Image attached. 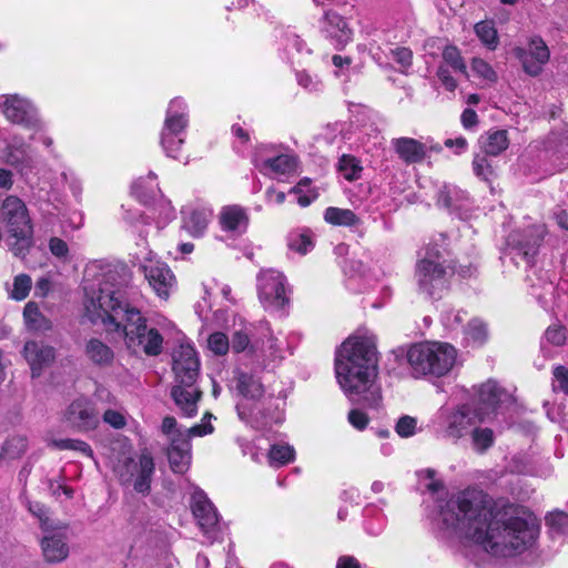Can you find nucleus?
I'll list each match as a JSON object with an SVG mask.
<instances>
[{
    "label": "nucleus",
    "mask_w": 568,
    "mask_h": 568,
    "mask_svg": "<svg viewBox=\"0 0 568 568\" xmlns=\"http://www.w3.org/2000/svg\"><path fill=\"white\" fill-rule=\"evenodd\" d=\"M336 378L353 404L376 407L382 400L378 357L375 341L368 337H349L336 351Z\"/></svg>",
    "instance_id": "3"
},
{
    "label": "nucleus",
    "mask_w": 568,
    "mask_h": 568,
    "mask_svg": "<svg viewBox=\"0 0 568 568\" xmlns=\"http://www.w3.org/2000/svg\"><path fill=\"white\" fill-rule=\"evenodd\" d=\"M0 213L8 233L16 239L10 250L16 256H26L33 244V226L26 204L18 196L9 195L3 200Z\"/></svg>",
    "instance_id": "6"
},
{
    "label": "nucleus",
    "mask_w": 568,
    "mask_h": 568,
    "mask_svg": "<svg viewBox=\"0 0 568 568\" xmlns=\"http://www.w3.org/2000/svg\"><path fill=\"white\" fill-rule=\"evenodd\" d=\"M145 277L150 285L155 290L159 296L166 298L169 288L174 278L172 272L166 266H150L145 268Z\"/></svg>",
    "instance_id": "20"
},
{
    "label": "nucleus",
    "mask_w": 568,
    "mask_h": 568,
    "mask_svg": "<svg viewBox=\"0 0 568 568\" xmlns=\"http://www.w3.org/2000/svg\"><path fill=\"white\" fill-rule=\"evenodd\" d=\"M27 450V440L23 437H12L6 440L0 452L1 458L16 459L21 457Z\"/></svg>",
    "instance_id": "32"
},
{
    "label": "nucleus",
    "mask_w": 568,
    "mask_h": 568,
    "mask_svg": "<svg viewBox=\"0 0 568 568\" xmlns=\"http://www.w3.org/2000/svg\"><path fill=\"white\" fill-rule=\"evenodd\" d=\"M437 77L442 81L443 85L449 90L454 91L457 87L456 80L452 77L450 72L447 68L440 65L437 70Z\"/></svg>",
    "instance_id": "57"
},
{
    "label": "nucleus",
    "mask_w": 568,
    "mask_h": 568,
    "mask_svg": "<svg viewBox=\"0 0 568 568\" xmlns=\"http://www.w3.org/2000/svg\"><path fill=\"white\" fill-rule=\"evenodd\" d=\"M123 282L116 271L110 270L97 285L85 284L87 315L93 323L101 321L104 325H113L116 332L123 328L129 347L136 343L146 355L156 356L162 352L163 337L156 328H148L140 311L125 301Z\"/></svg>",
    "instance_id": "2"
},
{
    "label": "nucleus",
    "mask_w": 568,
    "mask_h": 568,
    "mask_svg": "<svg viewBox=\"0 0 568 568\" xmlns=\"http://www.w3.org/2000/svg\"><path fill=\"white\" fill-rule=\"evenodd\" d=\"M192 511L203 529L213 528L217 524V514L213 504L203 491L193 495Z\"/></svg>",
    "instance_id": "17"
},
{
    "label": "nucleus",
    "mask_w": 568,
    "mask_h": 568,
    "mask_svg": "<svg viewBox=\"0 0 568 568\" xmlns=\"http://www.w3.org/2000/svg\"><path fill=\"white\" fill-rule=\"evenodd\" d=\"M175 136L176 135H169L166 132H162L161 143L169 156L179 159L178 151L182 145L183 140H175Z\"/></svg>",
    "instance_id": "50"
},
{
    "label": "nucleus",
    "mask_w": 568,
    "mask_h": 568,
    "mask_svg": "<svg viewBox=\"0 0 568 568\" xmlns=\"http://www.w3.org/2000/svg\"><path fill=\"white\" fill-rule=\"evenodd\" d=\"M324 219L327 223L339 226H353L359 222L352 210L338 207L326 209Z\"/></svg>",
    "instance_id": "26"
},
{
    "label": "nucleus",
    "mask_w": 568,
    "mask_h": 568,
    "mask_svg": "<svg viewBox=\"0 0 568 568\" xmlns=\"http://www.w3.org/2000/svg\"><path fill=\"white\" fill-rule=\"evenodd\" d=\"M209 348L215 355H225L230 348L229 337L222 332H215L209 336L207 339Z\"/></svg>",
    "instance_id": "38"
},
{
    "label": "nucleus",
    "mask_w": 568,
    "mask_h": 568,
    "mask_svg": "<svg viewBox=\"0 0 568 568\" xmlns=\"http://www.w3.org/2000/svg\"><path fill=\"white\" fill-rule=\"evenodd\" d=\"M12 173L9 170L0 169V189L10 190L12 187Z\"/></svg>",
    "instance_id": "62"
},
{
    "label": "nucleus",
    "mask_w": 568,
    "mask_h": 568,
    "mask_svg": "<svg viewBox=\"0 0 568 568\" xmlns=\"http://www.w3.org/2000/svg\"><path fill=\"white\" fill-rule=\"evenodd\" d=\"M23 317L26 324L32 329L45 331L50 328V322L42 315L34 302L27 303L23 310Z\"/></svg>",
    "instance_id": "27"
},
{
    "label": "nucleus",
    "mask_w": 568,
    "mask_h": 568,
    "mask_svg": "<svg viewBox=\"0 0 568 568\" xmlns=\"http://www.w3.org/2000/svg\"><path fill=\"white\" fill-rule=\"evenodd\" d=\"M176 426V419L172 416H165L162 420V432L164 434H171Z\"/></svg>",
    "instance_id": "64"
},
{
    "label": "nucleus",
    "mask_w": 568,
    "mask_h": 568,
    "mask_svg": "<svg viewBox=\"0 0 568 568\" xmlns=\"http://www.w3.org/2000/svg\"><path fill=\"white\" fill-rule=\"evenodd\" d=\"M479 143L486 155L497 156L508 148L507 131L497 130L480 136Z\"/></svg>",
    "instance_id": "23"
},
{
    "label": "nucleus",
    "mask_w": 568,
    "mask_h": 568,
    "mask_svg": "<svg viewBox=\"0 0 568 568\" xmlns=\"http://www.w3.org/2000/svg\"><path fill=\"white\" fill-rule=\"evenodd\" d=\"M454 268L444 263H433L430 260H420L416 265V277L419 291L433 298H440L442 293L448 288L449 278Z\"/></svg>",
    "instance_id": "8"
},
{
    "label": "nucleus",
    "mask_w": 568,
    "mask_h": 568,
    "mask_svg": "<svg viewBox=\"0 0 568 568\" xmlns=\"http://www.w3.org/2000/svg\"><path fill=\"white\" fill-rule=\"evenodd\" d=\"M407 361L415 377H442L453 368L456 349L449 344L417 343L407 351Z\"/></svg>",
    "instance_id": "5"
},
{
    "label": "nucleus",
    "mask_w": 568,
    "mask_h": 568,
    "mask_svg": "<svg viewBox=\"0 0 568 568\" xmlns=\"http://www.w3.org/2000/svg\"><path fill=\"white\" fill-rule=\"evenodd\" d=\"M84 353L95 366L101 368L110 367L114 362V352L99 338H90L85 344Z\"/></svg>",
    "instance_id": "18"
},
{
    "label": "nucleus",
    "mask_w": 568,
    "mask_h": 568,
    "mask_svg": "<svg viewBox=\"0 0 568 568\" xmlns=\"http://www.w3.org/2000/svg\"><path fill=\"white\" fill-rule=\"evenodd\" d=\"M394 146L399 158L408 164L422 162L426 156L425 145L415 139H396Z\"/></svg>",
    "instance_id": "19"
},
{
    "label": "nucleus",
    "mask_w": 568,
    "mask_h": 568,
    "mask_svg": "<svg viewBox=\"0 0 568 568\" xmlns=\"http://www.w3.org/2000/svg\"><path fill=\"white\" fill-rule=\"evenodd\" d=\"M214 430L213 426L210 423H203L201 425L192 426L187 429V435H184L187 439L191 436H204L211 434Z\"/></svg>",
    "instance_id": "58"
},
{
    "label": "nucleus",
    "mask_w": 568,
    "mask_h": 568,
    "mask_svg": "<svg viewBox=\"0 0 568 568\" xmlns=\"http://www.w3.org/2000/svg\"><path fill=\"white\" fill-rule=\"evenodd\" d=\"M527 52L542 63H547L550 57L549 49L541 38H534L529 43Z\"/></svg>",
    "instance_id": "44"
},
{
    "label": "nucleus",
    "mask_w": 568,
    "mask_h": 568,
    "mask_svg": "<svg viewBox=\"0 0 568 568\" xmlns=\"http://www.w3.org/2000/svg\"><path fill=\"white\" fill-rule=\"evenodd\" d=\"M368 420V416L359 409H352L348 413V422L357 429H364L367 426Z\"/></svg>",
    "instance_id": "56"
},
{
    "label": "nucleus",
    "mask_w": 568,
    "mask_h": 568,
    "mask_svg": "<svg viewBox=\"0 0 568 568\" xmlns=\"http://www.w3.org/2000/svg\"><path fill=\"white\" fill-rule=\"evenodd\" d=\"M325 20L329 26V34L336 41V48L343 49L352 38V30L342 16L336 12L328 11L325 13Z\"/></svg>",
    "instance_id": "21"
},
{
    "label": "nucleus",
    "mask_w": 568,
    "mask_h": 568,
    "mask_svg": "<svg viewBox=\"0 0 568 568\" xmlns=\"http://www.w3.org/2000/svg\"><path fill=\"white\" fill-rule=\"evenodd\" d=\"M154 469L153 457L150 453L143 452L139 457V462L130 457L125 458L123 463L118 466L116 473L122 485L132 484L136 493L146 496L151 493Z\"/></svg>",
    "instance_id": "7"
},
{
    "label": "nucleus",
    "mask_w": 568,
    "mask_h": 568,
    "mask_svg": "<svg viewBox=\"0 0 568 568\" xmlns=\"http://www.w3.org/2000/svg\"><path fill=\"white\" fill-rule=\"evenodd\" d=\"M31 277L27 274H20L14 277L13 290L11 296L14 300L21 301L26 298L31 290Z\"/></svg>",
    "instance_id": "39"
},
{
    "label": "nucleus",
    "mask_w": 568,
    "mask_h": 568,
    "mask_svg": "<svg viewBox=\"0 0 568 568\" xmlns=\"http://www.w3.org/2000/svg\"><path fill=\"white\" fill-rule=\"evenodd\" d=\"M260 298L270 304L284 306L287 302L285 298V287L283 276L275 273H265L260 277Z\"/></svg>",
    "instance_id": "15"
},
{
    "label": "nucleus",
    "mask_w": 568,
    "mask_h": 568,
    "mask_svg": "<svg viewBox=\"0 0 568 568\" xmlns=\"http://www.w3.org/2000/svg\"><path fill=\"white\" fill-rule=\"evenodd\" d=\"M476 36L489 49H496L498 44L497 30L493 21H480L474 27Z\"/></svg>",
    "instance_id": "28"
},
{
    "label": "nucleus",
    "mask_w": 568,
    "mask_h": 568,
    "mask_svg": "<svg viewBox=\"0 0 568 568\" xmlns=\"http://www.w3.org/2000/svg\"><path fill=\"white\" fill-rule=\"evenodd\" d=\"M395 61L403 67H409L412 64V51L407 48H397L394 51Z\"/></svg>",
    "instance_id": "59"
},
{
    "label": "nucleus",
    "mask_w": 568,
    "mask_h": 568,
    "mask_svg": "<svg viewBox=\"0 0 568 568\" xmlns=\"http://www.w3.org/2000/svg\"><path fill=\"white\" fill-rule=\"evenodd\" d=\"M263 164L275 173L286 174L295 170L296 159L291 155L282 154L266 159Z\"/></svg>",
    "instance_id": "31"
},
{
    "label": "nucleus",
    "mask_w": 568,
    "mask_h": 568,
    "mask_svg": "<svg viewBox=\"0 0 568 568\" xmlns=\"http://www.w3.org/2000/svg\"><path fill=\"white\" fill-rule=\"evenodd\" d=\"M545 337L550 344L561 346L566 342V328L561 325L549 326L545 332Z\"/></svg>",
    "instance_id": "49"
},
{
    "label": "nucleus",
    "mask_w": 568,
    "mask_h": 568,
    "mask_svg": "<svg viewBox=\"0 0 568 568\" xmlns=\"http://www.w3.org/2000/svg\"><path fill=\"white\" fill-rule=\"evenodd\" d=\"M471 439L475 449L479 453H484L494 444L495 435L490 428L477 427L471 432Z\"/></svg>",
    "instance_id": "33"
},
{
    "label": "nucleus",
    "mask_w": 568,
    "mask_h": 568,
    "mask_svg": "<svg viewBox=\"0 0 568 568\" xmlns=\"http://www.w3.org/2000/svg\"><path fill=\"white\" fill-rule=\"evenodd\" d=\"M473 170L478 178H480L485 181H488L489 176H491L494 174V169L485 153L476 154L474 156Z\"/></svg>",
    "instance_id": "41"
},
{
    "label": "nucleus",
    "mask_w": 568,
    "mask_h": 568,
    "mask_svg": "<svg viewBox=\"0 0 568 568\" xmlns=\"http://www.w3.org/2000/svg\"><path fill=\"white\" fill-rule=\"evenodd\" d=\"M103 420L116 429H121L125 426L124 416L113 409H106L103 414Z\"/></svg>",
    "instance_id": "53"
},
{
    "label": "nucleus",
    "mask_w": 568,
    "mask_h": 568,
    "mask_svg": "<svg viewBox=\"0 0 568 568\" xmlns=\"http://www.w3.org/2000/svg\"><path fill=\"white\" fill-rule=\"evenodd\" d=\"M220 223L225 231H237L241 226H246L247 216L240 206H226L220 214Z\"/></svg>",
    "instance_id": "24"
},
{
    "label": "nucleus",
    "mask_w": 568,
    "mask_h": 568,
    "mask_svg": "<svg viewBox=\"0 0 568 568\" xmlns=\"http://www.w3.org/2000/svg\"><path fill=\"white\" fill-rule=\"evenodd\" d=\"M293 455L294 450L292 447L281 445H274L268 453L271 463H276L277 465L288 463L293 458Z\"/></svg>",
    "instance_id": "42"
},
{
    "label": "nucleus",
    "mask_w": 568,
    "mask_h": 568,
    "mask_svg": "<svg viewBox=\"0 0 568 568\" xmlns=\"http://www.w3.org/2000/svg\"><path fill=\"white\" fill-rule=\"evenodd\" d=\"M336 568H361L359 562L352 556H342L337 560Z\"/></svg>",
    "instance_id": "61"
},
{
    "label": "nucleus",
    "mask_w": 568,
    "mask_h": 568,
    "mask_svg": "<svg viewBox=\"0 0 568 568\" xmlns=\"http://www.w3.org/2000/svg\"><path fill=\"white\" fill-rule=\"evenodd\" d=\"M50 445L57 449L65 450L72 449L82 453L85 456L93 457L92 448L83 440L80 439H53Z\"/></svg>",
    "instance_id": "34"
},
{
    "label": "nucleus",
    "mask_w": 568,
    "mask_h": 568,
    "mask_svg": "<svg viewBox=\"0 0 568 568\" xmlns=\"http://www.w3.org/2000/svg\"><path fill=\"white\" fill-rule=\"evenodd\" d=\"M552 375L558 382V389L568 396V368L564 365H558L554 368Z\"/></svg>",
    "instance_id": "51"
},
{
    "label": "nucleus",
    "mask_w": 568,
    "mask_h": 568,
    "mask_svg": "<svg viewBox=\"0 0 568 568\" xmlns=\"http://www.w3.org/2000/svg\"><path fill=\"white\" fill-rule=\"evenodd\" d=\"M207 220L203 212L193 211L184 222L185 229L194 236H199L206 229Z\"/></svg>",
    "instance_id": "36"
},
{
    "label": "nucleus",
    "mask_w": 568,
    "mask_h": 568,
    "mask_svg": "<svg viewBox=\"0 0 568 568\" xmlns=\"http://www.w3.org/2000/svg\"><path fill=\"white\" fill-rule=\"evenodd\" d=\"M185 126L186 119L183 114L171 113V110L168 111L163 132H166L169 135H178Z\"/></svg>",
    "instance_id": "37"
},
{
    "label": "nucleus",
    "mask_w": 568,
    "mask_h": 568,
    "mask_svg": "<svg viewBox=\"0 0 568 568\" xmlns=\"http://www.w3.org/2000/svg\"><path fill=\"white\" fill-rule=\"evenodd\" d=\"M49 248H50V252L59 258L67 257V255L69 253L68 244L59 237L50 239Z\"/></svg>",
    "instance_id": "55"
},
{
    "label": "nucleus",
    "mask_w": 568,
    "mask_h": 568,
    "mask_svg": "<svg viewBox=\"0 0 568 568\" xmlns=\"http://www.w3.org/2000/svg\"><path fill=\"white\" fill-rule=\"evenodd\" d=\"M440 515L448 528L494 555L509 557L526 549L534 532L528 523L507 513H494L488 496L481 490L466 489L447 501Z\"/></svg>",
    "instance_id": "1"
},
{
    "label": "nucleus",
    "mask_w": 568,
    "mask_h": 568,
    "mask_svg": "<svg viewBox=\"0 0 568 568\" xmlns=\"http://www.w3.org/2000/svg\"><path fill=\"white\" fill-rule=\"evenodd\" d=\"M462 123L466 129L476 126L478 123L477 113L473 109H465L462 113Z\"/></svg>",
    "instance_id": "60"
},
{
    "label": "nucleus",
    "mask_w": 568,
    "mask_h": 568,
    "mask_svg": "<svg viewBox=\"0 0 568 568\" xmlns=\"http://www.w3.org/2000/svg\"><path fill=\"white\" fill-rule=\"evenodd\" d=\"M474 416L470 413V406L464 405L450 416L449 424L446 428V435L452 438H459L466 428V424L471 422Z\"/></svg>",
    "instance_id": "25"
},
{
    "label": "nucleus",
    "mask_w": 568,
    "mask_h": 568,
    "mask_svg": "<svg viewBox=\"0 0 568 568\" xmlns=\"http://www.w3.org/2000/svg\"><path fill=\"white\" fill-rule=\"evenodd\" d=\"M545 230L541 226H529L521 233L513 234L514 248L523 255L529 266L535 264V257L544 241Z\"/></svg>",
    "instance_id": "12"
},
{
    "label": "nucleus",
    "mask_w": 568,
    "mask_h": 568,
    "mask_svg": "<svg viewBox=\"0 0 568 568\" xmlns=\"http://www.w3.org/2000/svg\"><path fill=\"white\" fill-rule=\"evenodd\" d=\"M67 539V531L43 536L41 539V548L44 559L48 562H60L69 556Z\"/></svg>",
    "instance_id": "16"
},
{
    "label": "nucleus",
    "mask_w": 568,
    "mask_h": 568,
    "mask_svg": "<svg viewBox=\"0 0 568 568\" xmlns=\"http://www.w3.org/2000/svg\"><path fill=\"white\" fill-rule=\"evenodd\" d=\"M338 169L349 181L357 179L358 172L362 170L354 156L345 154L339 159Z\"/></svg>",
    "instance_id": "40"
},
{
    "label": "nucleus",
    "mask_w": 568,
    "mask_h": 568,
    "mask_svg": "<svg viewBox=\"0 0 568 568\" xmlns=\"http://www.w3.org/2000/svg\"><path fill=\"white\" fill-rule=\"evenodd\" d=\"M40 527L44 535H54V532H64L68 527L65 525H59L52 520L48 514L40 520Z\"/></svg>",
    "instance_id": "52"
},
{
    "label": "nucleus",
    "mask_w": 568,
    "mask_h": 568,
    "mask_svg": "<svg viewBox=\"0 0 568 568\" xmlns=\"http://www.w3.org/2000/svg\"><path fill=\"white\" fill-rule=\"evenodd\" d=\"M546 524L559 532L568 534V514L564 511L550 513L546 516Z\"/></svg>",
    "instance_id": "46"
},
{
    "label": "nucleus",
    "mask_w": 568,
    "mask_h": 568,
    "mask_svg": "<svg viewBox=\"0 0 568 568\" xmlns=\"http://www.w3.org/2000/svg\"><path fill=\"white\" fill-rule=\"evenodd\" d=\"M288 247L300 254H306L313 247V242L308 235L297 234L290 239Z\"/></svg>",
    "instance_id": "47"
},
{
    "label": "nucleus",
    "mask_w": 568,
    "mask_h": 568,
    "mask_svg": "<svg viewBox=\"0 0 568 568\" xmlns=\"http://www.w3.org/2000/svg\"><path fill=\"white\" fill-rule=\"evenodd\" d=\"M7 163L23 172L32 168L33 159L24 148H11L7 154Z\"/></svg>",
    "instance_id": "29"
},
{
    "label": "nucleus",
    "mask_w": 568,
    "mask_h": 568,
    "mask_svg": "<svg viewBox=\"0 0 568 568\" xmlns=\"http://www.w3.org/2000/svg\"><path fill=\"white\" fill-rule=\"evenodd\" d=\"M190 447V440L182 432L176 430L166 452L170 467L174 473L183 474L187 470L191 460Z\"/></svg>",
    "instance_id": "13"
},
{
    "label": "nucleus",
    "mask_w": 568,
    "mask_h": 568,
    "mask_svg": "<svg viewBox=\"0 0 568 568\" xmlns=\"http://www.w3.org/2000/svg\"><path fill=\"white\" fill-rule=\"evenodd\" d=\"M0 106L9 121L26 128H33L38 124L34 108L24 99L18 95H1Z\"/></svg>",
    "instance_id": "11"
},
{
    "label": "nucleus",
    "mask_w": 568,
    "mask_h": 568,
    "mask_svg": "<svg viewBox=\"0 0 568 568\" xmlns=\"http://www.w3.org/2000/svg\"><path fill=\"white\" fill-rule=\"evenodd\" d=\"M514 55L521 62L525 72L531 77H537L545 63L536 60L532 54L528 53L527 50L516 47L514 50Z\"/></svg>",
    "instance_id": "30"
},
{
    "label": "nucleus",
    "mask_w": 568,
    "mask_h": 568,
    "mask_svg": "<svg viewBox=\"0 0 568 568\" xmlns=\"http://www.w3.org/2000/svg\"><path fill=\"white\" fill-rule=\"evenodd\" d=\"M509 394L494 381L481 384L477 393V402L470 413L478 422H485L495 416L499 405L509 399Z\"/></svg>",
    "instance_id": "9"
},
{
    "label": "nucleus",
    "mask_w": 568,
    "mask_h": 568,
    "mask_svg": "<svg viewBox=\"0 0 568 568\" xmlns=\"http://www.w3.org/2000/svg\"><path fill=\"white\" fill-rule=\"evenodd\" d=\"M236 389L239 393L250 399L258 400L264 395V387L255 376L237 371L235 373Z\"/></svg>",
    "instance_id": "22"
},
{
    "label": "nucleus",
    "mask_w": 568,
    "mask_h": 568,
    "mask_svg": "<svg viewBox=\"0 0 568 568\" xmlns=\"http://www.w3.org/2000/svg\"><path fill=\"white\" fill-rule=\"evenodd\" d=\"M23 352L30 365L32 378L39 377L42 369L54 361V348L42 343L27 342Z\"/></svg>",
    "instance_id": "14"
},
{
    "label": "nucleus",
    "mask_w": 568,
    "mask_h": 568,
    "mask_svg": "<svg viewBox=\"0 0 568 568\" xmlns=\"http://www.w3.org/2000/svg\"><path fill=\"white\" fill-rule=\"evenodd\" d=\"M248 344L250 338L247 334L243 333L242 331L235 332L232 336V341L230 342V345L235 353L243 352L247 348Z\"/></svg>",
    "instance_id": "54"
},
{
    "label": "nucleus",
    "mask_w": 568,
    "mask_h": 568,
    "mask_svg": "<svg viewBox=\"0 0 568 568\" xmlns=\"http://www.w3.org/2000/svg\"><path fill=\"white\" fill-rule=\"evenodd\" d=\"M440 258V251L436 246H429L426 248L425 256L422 260H430L433 263H444Z\"/></svg>",
    "instance_id": "63"
},
{
    "label": "nucleus",
    "mask_w": 568,
    "mask_h": 568,
    "mask_svg": "<svg viewBox=\"0 0 568 568\" xmlns=\"http://www.w3.org/2000/svg\"><path fill=\"white\" fill-rule=\"evenodd\" d=\"M471 70L485 80H488L490 82L497 81V73L483 59L474 58L471 61Z\"/></svg>",
    "instance_id": "45"
},
{
    "label": "nucleus",
    "mask_w": 568,
    "mask_h": 568,
    "mask_svg": "<svg viewBox=\"0 0 568 568\" xmlns=\"http://www.w3.org/2000/svg\"><path fill=\"white\" fill-rule=\"evenodd\" d=\"M466 333L474 342L484 343L487 337L486 324L478 318H474L468 323Z\"/></svg>",
    "instance_id": "43"
},
{
    "label": "nucleus",
    "mask_w": 568,
    "mask_h": 568,
    "mask_svg": "<svg viewBox=\"0 0 568 568\" xmlns=\"http://www.w3.org/2000/svg\"><path fill=\"white\" fill-rule=\"evenodd\" d=\"M416 424L417 422L414 417L405 415L398 419L395 430L400 437H410L415 434Z\"/></svg>",
    "instance_id": "48"
},
{
    "label": "nucleus",
    "mask_w": 568,
    "mask_h": 568,
    "mask_svg": "<svg viewBox=\"0 0 568 568\" xmlns=\"http://www.w3.org/2000/svg\"><path fill=\"white\" fill-rule=\"evenodd\" d=\"M443 59L447 64H449L454 70L459 71L460 73L467 75V68L464 62V59L460 55L459 50L455 45H447L443 51Z\"/></svg>",
    "instance_id": "35"
},
{
    "label": "nucleus",
    "mask_w": 568,
    "mask_h": 568,
    "mask_svg": "<svg viewBox=\"0 0 568 568\" xmlns=\"http://www.w3.org/2000/svg\"><path fill=\"white\" fill-rule=\"evenodd\" d=\"M64 419L72 429L80 433L93 430L100 423L94 404L85 397L74 399L67 407Z\"/></svg>",
    "instance_id": "10"
},
{
    "label": "nucleus",
    "mask_w": 568,
    "mask_h": 568,
    "mask_svg": "<svg viewBox=\"0 0 568 568\" xmlns=\"http://www.w3.org/2000/svg\"><path fill=\"white\" fill-rule=\"evenodd\" d=\"M172 358L175 385L171 389V397L182 415L192 417L197 413V403L203 394L196 386L200 361L189 344H181L173 352Z\"/></svg>",
    "instance_id": "4"
}]
</instances>
